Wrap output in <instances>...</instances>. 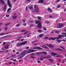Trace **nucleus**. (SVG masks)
Wrapping results in <instances>:
<instances>
[{
	"label": "nucleus",
	"instance_id": "f257e3e1",
	"mask_svg": "<svg viewBox=\"0 0 66 66\" xmlns=\"http://www.w3.org/2000/svg\"><path fill=\"white\" fill-rule=\"evenodd\" d=\"M40 60L41 61H43L44 59H49L50 57V55L48 56L47 57H45L43 56H40Z\"/></svg>",
	"mask_w": 66,
	"mask_h": 66
},
{
	"label": "nucleus",
	"instance_id": "f03ea898",
	"mask_svg": "<svg viewBox=\"0 0 66 66\" xmlns=\"http://www.w3.org/2000/svg\"><path fill=\"white\" fill-rule=\"evenodd\" d=\"M20 55L19 56H20V58L19 59H22L23 57L25 55H26V53H24L23 52H21L20 54Z\"/></svg>",
	"mask_w": 66,
	"mask_h": 66
},
{
	"label": "nucleus",
	"instance_id": "7ed1b4c3",
	"mask_svg": "<svg viewBox=\"0 0 66 66\" xmlns=\"http://www.w3.org/2000/svg\"><path fill=\"white\" fill-rule=\"evenodd\" d=\"M35 22L36 24H37L38 23V28L39 29H41V28H42V24L41 23H39V21H36Z\"/></svg>",
	"mask_w": 66,
	"mask_h": 66
},
{
	"label": "nucleus",
	"instance_id": "20e7f679",
	"mask_svg": "<svg viewBox=\"0 0 66 66\" xmlns=\"http://www.w3.org/2000/svg\"><path fill=\"white\" fill-rule=\"evenodd\" d=\"M41 54L46 55L47 53L44 52H38L36 53V55H40Z\"/></svg>",
	"mask_w": 66,
	"mask_h": 66
},
{
	"label": "nucleus",
	"instance_id": "39448f33",
	"mask_svg": "<svg viewBox=\"0 0 66 66\" xmlns=\"http://www.w3.org/2000/svg\"><path fill=\"white\" fill-rule=\"evenodd\" d=\"M27 41H26L23 42H22L20 43H18L17 44V45L18 46H21V45H25L26 44H27Z\"/></svg>",
	"mask_w": 66,
	"mask_h": 66
},
{
	"label": "nucleus",
	"instance_id": "423d86ee",
	"mask_svg": "<svg viewBox=\"0 0 66 66\" xmlns=\"http://www.w3.org/2000/svg\"><path fill=\"white\" fill-rule=\"evenodd\" d=\"M34 7L35 9V12L37 13H38L39 12V8L38 7H36V5H35Z\"/></svg>",
	"mask_w": 66,
	"mask_h": 66
},
{
	"label": "nucleus",
	"instance_id": "0eeeda50",
	"mask_svg": "<svg viewBox=\"0 0 66 66\" xmlns=\"http://www.w3.org/2000/svg\"><path fill=\"white\" fill-rule=\"evenodd\" d=\"M63 35H58V36L59 38H61V37H64V35L65 37H66V33L64 32H63Z\"/></svg>",
	"mask_w": 66,
	"mask_h": 66
},
{
	"label": "nucleus",
	"instance_id": "6e6552de",
	"mask_svg": "<svg viewBox=\"0 0 66 66\" xmlns=\"http://www.w3.org/2000/svg\"><path fill=\"white\" fill-rule=\"evenodd\" d=\"M58 29H60V28H63V26H62L63 24H58Z\"/></svg>",
	"mask_w": 66,
	"mask_h": 66
},
{
	"label": "nucleus",
	"instance_id": "1a4fd4ad",
	"mask_svg": "<svg viewBox=\"0 0 66 66\" xmlns=\"http://www.w3.org/2000/svg\"><path fill=\"white\" fill-rule=\"evenodd\" d=\"M9 0H8L7 4L9 7H11V3H10V2Z\"/></svg>",
	"mask_w": 66,
	"mask_h": 66
},
{
	"label": "nucleus",
	"instance_id": "9d476101",
	"mask_svg": "<svg viewBox=\"0 0 66 66\" xmlns=\"http://www.w3.org/2000/svg\"><path fill=\"white\" fill-rule=\"evenodd\" d=\"M29 51H30L27 52V53H31V52H34V51H35L33 50H29Z\"/></svg>",
	"mask_w": 66,
	"mask_h": 66
},
{
	"label": "nucleus",
	"instance_id": "9b49d317",
	"mask_svg": "<svg viewBox=\"0 0 66 66\" xmlns=\"http://www.w3.org/2000/svg\"><path fill=\"white\" fill-rule=\"evenodd\" d=\"M46 45L50 48H53L54 47V46L52 45L47 44Z\"/></svg>",
	"mask_w": 66,
	"mask_h": 66
},
{
	"label": "nucleus",
	"instance_id": "f8f14e48",
	"mask_svg": "<svg viewBox=\"0 0 66 66\" xmlns=\"http://www.w3.org/2000/svg\"><path fill=\"white\" fill-rule=\"evenodd\" d=\"M34 49H41L42 48L40 47H36L33 48Z\"/></svg>",
	"mask_w": 66,
	"mask_h": 66
},
{
	"label": "nucleus",
	"instance_id": "ddd939ff",
	"mask_svg": "<svg viewBox=\"0 0 66 66\" xmlns=\"http://www.w3.org/2000/svg\"><path fill=\"white\" fill-rule=\"evenodd\" d=\"M57 53H55L53 52L51 53V55H52V56L53 55H57Z\"/></svg>",
	"mask_w": 66,
	"mask_h": 66
},
{
	"label": "nucleus",
	"instance_id": "4468645a",
	"mask_svg": "<svg viewBox=\"0 0 66 66\" xmlns=\"http://www.w3.org/2000/svg\"><path fill=\"white\" fill-rule=\"evenodd\" d=\"M17 18V16H16V14H15L12 17L13 19H16Z\"/></svg>",
	"mask_w": 66,
	"mask_h": 66
},
{
	"label": "nucleus",
	"instance_id": "2eb2a0df",
	"mask_svg": "<svg viewBox=\"0 0 66 66\" xmlns=\"http://www.w3.org/2000/svg\"><path fill=\"white\" fill-rule=\"evenodd\" d=\"M59 37H56V38H52V40H55L56 39H59Z\"/></svg>",
	"mask_w": 66,
	"mask_h": 66
},
{
	"label": "nucleus",
	"instance_id": "dca6fc26",
	"mask_svg": "<svg viewBox=\"0 0 66 66\" xmlns=\"http://www.w3.org/2000/svg\"><path fill=\"white\" fill-rule=\"evenodd\" d=\"M47 10L49 11H50V13H51V12H52V10L51 9L48 8Z\"/></svg>",
	"mask_w": 66,
	"mask_h": 66
},
{
	"label": "nucleus",
	"instance_id": "f3484780",
	"mask_svg": "<svg viewBox=\"0 0 66 66\" xmlns=\"http://www.w3.org/2000/svg\"><path fill=\"white\" fill-rule=\"evenodd\" d=\"M42 47L44 48H46V49H48V47L45 45L43 46H42Z\"/></svg>",
	"mask_w": 66,
	"mask_h": 66
},
{
	"label": "nucleus",
	"instance_id": "a211bd4d",
	"mask_svg": "<svg viewBox=\"0 0 66 66\" xmlns=\"http://www.w3.org/2000/svg\"><path fill=\"white\" fill-rule=\"evenodd\" d=\"M49 61L50 62H51V63H52L53 62V60L52 59H48Z\"/></svg>",
	"mask_w": 66,
	"mask_h": 66
},
{
	"label": "nucleus",
	"instance_id": "6ab92c4d",
	"mask_svg": "<svg viewBox=\"0 0 66 66\" xmlns=\"http://www.w3.org/2000/svg\"><path fill=\"white\" fill-rule=\"evenodd\" d=\"M44 0H40L39 2V3H44Z\"/></svg>",
	"mask_w": 66,
	"mask_h": 66
},
{
	"label": "nucleus",
	"instance_id": "aec40b11",
	"mask_svg": "<svg viewBox=\"0 0 66 66\" xmlns=\"http://www.w3.org/2000/svg\"><path fill=\"white\" fill-rule=\"evenodd\" d=\"M56 41L58 42V43H57V44H59V43H60V42H62V41L61 40H57Z\"/></svg>",
	"mask_w": 66,
	"mask_h": 66
},
{
	"label": "nucleus",
	"instance_id": "412c9836",
	"mask_svg": "<svg viewBox=\"0 0 66 66\" xmlns=\"http://www.w3.org/2000/svg\"><path fill=\"white\" fill-rule=\"evenodd\" d=\"M2 3L3 4L4 3V2L3 0H0V3Z\"/></svg>",
	"mask_w": 66,
	"mask_h": 66
},
{
	"label": "nucleus",
	"instance_id": "4be33fe9",
	"mask_svg": "<svg viewBox=\"0 0 66 66\" xmlns=\"http://www.w3.org/2000/svg\"><path fill=\"white\" fill-rule=\"evenodd\" d=\"M9 45H6V46L5 47V48L6 49H7L9 48Z\"/></svg>",
	"mask_w": 66,
	"mask_h": 66
},
{
	"label": "nucleus",
	"instance_id": "5701e85b",
	"mask_svg": "<svg viewBox=\"0 0 66 66\" xmlns=\"http://www.w3.org/2000/svg\"><path fill=\"white\" fill-rule=\"evenodd\" d=\"M39 36V37H42V36H44V34H42L40 35Z\"/></svg>",
	"mask_w": 66,
	"mask_h": 66
},
{
	"label": "nucleus",
	"instance_id": "b1692460",
	"mask_svg": "<svg viewBox=\"0 0 66 66\" xmlns=\"http://www.w3.org/2000/svg\"><path fill=\"white\" fill-rule=\"evenodd\" d=\"M38 32H39V33H41V32H42L43 31L41 29H40V30H38Z\"/></svg>",
	"mask_w": 66,
	"mask_h": 66
},
{
	"label": "nucleus",
	"instance_id": "393cba45",
	"mask_svg": "<svg viewBox=\"0 0 66 66\" xmlns=\"http://www.w3.org/2000/svg\"><path fill=\"white\" fill-rule=\"evenodd\" d=\"M11 9L10 8H9L7 10V12H9L10 11H11Z\"/></svg>",
	"mask_w": 66,
	"mask_h": 66
},
{
	"label": "nucleus",
	"instance_id": "a878e982",
	"mask_svg": "<svg viewBox=\"0 0 66 66\" xmlns=\"http://www.w3.org/2000/svg\"><path fill=\"white\" fill-rule=\"evenodd\" d=\"M31 56H33V55L34 56H35V54L34 53H32L31 54Z\"/></svg>",
	"mask_w": 66,
	"mask_h": 66
},
{
	"label": "nucleus",
	"instance_id": "bb28decb",
	"mask_svg": "<svg viewBox=\"0 0 66 66\" xmlns=\"http://www.w3.org/2000/svg\"><path fill=\"white\" fill-rule=\"evenodd\" d=\"M63 61V63H65V61H66L65 60V59H63L62 60Z\"/></svg>",
	"mask_w": 66,
	"mask_h": 66
},
{
	"label": "nucleus",
	"instance_id": "cd10ccee",
	"mask_svg": "<svg viewBox=\"0 0 66 66\" xmlns=\"http://www.w3.org/2000/svg\"><path fill=\"white\" fill-rule=\"evenodd\" d=\"M29 9H30V10H32V9H33V7H30L29 8Z\"/></svg>",
	"mask_w": 66,
	"mask_h": 66
},
{
	"label": "nucleus",
	"instance_id": "c85d7f7f",
	"mask_svg": "<svg viewBox=\"0 0 66 66\" xmlns=\"http://www.w3.org/2000/svg\"><path fill=\"white\" fill-rule=\"evenodd\" d=\"M9 24H10V23H7L6 24L5 26H9Z\"/></svg>",
	"mask_w": 66,
	"mask_h": 66
},
{
	"label": "nucleus",
	"instance_id": "c756f323",
	"mask_svg": "<svg viewBox=\"0 0 66 66\" xmlns=\"http://www.w3.org/2000/svg\"><path fill=\"white\" fill-rule=\"evenodd\" d=\"M38 18L39 19H41V17L40 16H38Z\"/></svg>",
	"mask_w": 66,
	"mask_h": 66
},
{
	"label": "nucleus",
	"instance_id": "7c9ffc66",
	"mask_svg": "<svg viewBox=\"0 0 66 66\" xmlns=\"http://www.w3.org/2000/svg\"><path fill=\"white\" fill-rule=\"evenodd\" d=\"M28 33V32L27 31H26L25 32L24 34H26Z\"/></svg>",
	"mask_w": 66,
	"mask_h": 66
},
{
	"label": "nucleus",
	"instance_id": "2f4dec72",
	"mask_svg": "<svg viewBox=\"0 0 66 66\" xmlns=\"http://www.w3.org/2000/svg\"><path fill=\"white\" fill-rule=\"evenodd\" d=\"M56 50H61V48H57Z\"/></svg>",
	"mask_w": 66,
	"mask_h": 66
},
{
	"label": "nucleus",
	"instance_id": "473e14b6",
	"mask_svg": "<svg viewBox=\"0 0 66 66\" xmlns=\"http://www.w3.org/2000/svg\"><path fill=\"white\" fill-rule=\"evenodd\" d=\"M19 26H20V25H19V24H18L16 25V27H19Z\"/></svg>",
	"mask_w": 66,
	"mask_h": 66
},
{
	"label": "nucleus",
	"instance_id": "72a5a7b5",
	"mask_svg": "<svg viewBox=\"0 0 66 66\" xmlns=\"http://www.w3.org/2000/svg\"><path fill=\"white\" fill-rule=\"evenodd\" d=\"M6 17H10V15H6Z\"/></svg>",
	"mask_w": 66,
	"mask_h": 66
},
{
	"label": "nucleus",
	"instance_id": "f704fd0d",
	"mask_svg": "<svg viewBox=\"0 0 66 66\" xmlns=\"http://www.w3.org/2000/svg\"><path fill=\"white\" fill-rule=\"evenodd\" d=\"M56 33H59V31H56Z\"/></svg>",
	"mask_w": 66,
	"mask_h": 66
},
{
	"label": "nucleus",
	"instance_id": "c9c22d12",
	"mask_svg": "<svg viewBox=\"0 0 66 66\" xmlns=\"http://www.w3.org/2000/svg\"><path fill=\"white\" fill-rule=\"evenodd\" d=\"M54 33V31L52 32H51V34H52H52H53V33Z\"/></svg>",
	"mask_w": 66,
	"mask_h": 66
},
{
	"label": "nucleus",
	"instance_id": "e433bc0d",
	"mask_svg": "<svg viewBox=\"0 0 66 66\" xmlns=\"http://www.w3.org/2000/svg\"><path fill=\"white\" fill-rule=\"evenodd\" d=\"M43 29L44 30H45V31H46V30H47V29H46V28H44Z\"/></svg>",
	"mask_w": 66,
	"mask_h": 66
},
{
	"label": "nucleus",
	"instance_id": "4c0bfd02",
	"mask_svg": "<svg viewBox=\"0 0 66 66\" xmlns=\"http://www.w3.org/2000/svg\"><path fill=\"white\" fill-rule=\"evenodd\" d=\"M57 8H59V7H60V6L59 5H58L57 6Z\"/></svg>",
	"mask_w": 66,
	"mask_h": 66
},
{
	"label": "nucleus",
	"instance_id": "58836bf2",
	"mask_svg": "<svg viewBox=\"0 0 66 66\" xmlns=\"http://www.w3.org/2000/svg\"><path fill=\"white\" fill-rule=\"evenodd\" d=\"M25 21H26V20H22V21H23V23H24V22Z\"/></svg>",
	"mask_w": 66,
	"mask_h": 66
},
{
	"label": "nucleus",
	"instance_id": "ea45409f",
	"mask_svg": "<svg viewBox=\"0 0 66 66\" xmlns=\"http://www.w3.org/2000/svg\"><path fill=\"white\" fill-rule=\"evenodd\" d=\"M4 33H3L1 34H0V35H4Z\"/></svg>",
	"mask_w": 66,
	"mask_h": 66
},
{
	"label": "nucleus",
	"instance_id": "a19ab883",
	"mask_svg": "<svg viewBox=\"0 0 66 66\" xmlns=\"http://www.w3.org/2000/svg\"><path fill=\"white\" fill-rule=\"evenodd\" d=\"M4 29H5L6 30H7V27H5L4 28Z\"/></svg>",
	"mask_w": 66,
	"mask_h": 66
},
{
	"label": "nucleus",
	"instance_id": "79ce46f5",
	"mask_svg": "<svg viewBox=\"0 0 66 66\" xmlns=\"http://www.w3.org/2000/svg\"><path fill=\"white\" fill-rule=\"evenodd\" d=\"M45 39H47L48 38V37H45L44 38Z\"/></svg>",
	"mask_w": 66,
	"mask_h": 66
},
{
	"label": "nucleus",
	"instance_id": "37998d69",
	"mask_svg": "<svg viewBox=\"0 0 66 66\" xmlns=\"http://www.w3.org/2000/svg\"><path fill=\"white\" fill-rule=\"evenodd\" d=\"M61 48H62V49H65V48H64L62 46L61 47Z\"/></svg>",
	"mask_w": 66,
	"mask_h": 66
},
{
	"label": "nucleus",
	"instance_id": "c03bdc74",
	"mask_svg": "<svg viewBox=\"0 0 66 66\" xmlns=\"http://www.w3.org/2000/svg\"><path fill=\"white\" fill-rule=\"evenodd\" d=\"M27 2H30V1H31V0H27Z\"/></svg>",
	"mask_w": 66,
	"mask_h": 66
},
{
	"label": "nucleus",
	"instance_id": "a18cd8bd",
	"mask_svg": "<svg viewBox=\"0 0 66 66\" xmlns=\"http://www.w3.org/2000/svg\"><path fill=\"white\" fill-rule=\"evenodd\" d=\"M30 58H31L32 59H35V57H30Z\"/></svg>",
	"mask_w": 66,
	"mask_h": 66
},
{
	"label": "nucleus",
	"instance_id": "49530a36",
	"mask_svg": "<svg viewBox=\"0 0 66 66\" xmlns=\"http://www.w3.org/2000/svg\"><path fill=\"white\" fill-rule=\"evenodd\" d=\"M61 0H58L56 1V2L57 3L59 1H61Z\"/></svg>",
	"mask_w": 66,
	"mask_h": 66
},
{
	"label": "nucleus",
	"instance_id": "de8ad7c7",
	"mask_svg": "<svg viewBox=\"0 0 66 66\" xmlns=\"http://www.w3.org/2000/svg\"><path fill=\"white\" fill-rule=\"evenodd\" d=\"M12 63H13V62H9V64H12Z\"/></svg>",
	"mask_w": 66,
	"mask_h": 66
},
{
	"label": "nucleus",
	"instance_id": "09e8293b",
	"mask_svg": "<svg viewBox=\"0 0 66 66\" xmlns=\"http://www.w3.org/2000/svg\"><path fill=\"white\" fill-rule=\"evenodd\" d=\"M3 45H5V44H6V43H5V42H4L3 43Z\"/></svg>",
	"mask_w": 66,
	"mask_h": 66
},
{
	"label": "nucleus",
	"instance_id": "8fccbe9b",
	"mask_svg": "<svg viewBox=\"0 0 66 66\" xmlns=\"http://www.w3.org/2000/svg\"><path fill=\"white\" fill-rule=\"evenodd\" d=\"M38 63H40L41 62V61H38Z\"/></svg>",
	"mask_w": 66,
	"mask_h": 66
},
{
	"label": "nucleus",
	"instance_id": "3c124183",
	"mask_svg": "<svg viewBox=\"0 0 66 66\" xmlns=\"http://www.w3.org/2000/svg\"><path fill=\"white\" fill-rule=\"evenodd\" d=\"M52 38H48V39H49V40H50L51 39L52 40Z\"/></svg>",
	"mask_w": 66,
	"mask_h": 66
},
{
	"label": "nucleus",
	"instance_id": "603ef678",
	"mask_svg": "<svg viewBox=\"0 0 66 66\" xmlns=\"http://www.w3.org/2000/svg\"><path fill=\"white\" fill-rule=\"evenodd\" d=\"M29 47H26V49H29Z\"/></svg>",
	"mask_w": 66,
	"mask_h": 66
},
{
	"label": "nucleus",
	"instance_id": "864d4df0",
	"mask_svg": "<svg viewBox=\"0 0 66 66\" xmlns=\"http://www.w3.org/2000/svg\"><path fill=\"white\" fill-rule=\"evenodd\" d=\"M56 56L57 57H59L60 56L59 55H57Z\"/></svg>",
	"mask_w": 66,
	"mask_h": 66
},
{
	"label": "nucleus",
	"instance_id": "5fc2aeb1",
	"mask_svg": "<svg viewBox=\"0 0 66 66\" xmlns=\"http://www.w3.org/2000/svg\"><path fill=\"white\" fill-rule=\"evenodd\" d=\"M19 52H17L16 53V54H19Z\"/></svg>",
	"mask_w": 66,
	"mask_h": 66
},
{
	"label": "nucleus",
	"instance_id": "6e6d98bb",
	"mask_svg": "<svg viewBox=\"0 0 66 66\" xmlns=\"http://www.w3.org/2000/svg\"><path fill=\"white\" fill-rule=\"evenodd\" d=\"M14 55H11V57H14Z\"/></svg>",
	"mask_w": 66,
	"mask_h": 66
},
{
	"label": "nucleus",
	"instance_id": "4d7b16f0",
	"mask_svg": "<svg viewBox=\"0 0 66 66\" xmlns=\"http://www.w3.org/2000/svg\"><path fill=\"white\" fill-rule=\"evenodd\" d=\"M1 25H2V23H0V26H1Z\"/></svg>",
	"mask_w": 66,
	"mask_h": 66
},
{
	"label": "nucleus",
	"instance_id": "13d9d810",
	"mask_svg": "<svg viewBox=\"0 0 66 66\" xmlns=\"http://www.w3.org/2000/svg\"><path fill=\"white\" fill-rule=\"evenodd\" d=\"M63 41H64V42H65V41H66V40H64V39H63L62 40Z\"/></svg>",
	"mask_w": 66,
	"mask_h": 66
},
{
	"label": "nucleus",
	"instance_id": "bf43d9fd",
	"mask_svg": "<svg viewBox=\"0 0 66 66\" xmlns=\"http://www.w3.org/2000/svg\"><path fill=\"white\" fill-rule=\"evenodd\" d=\"M23 25L24 26H26V24H23Z\"/></svg>",
	"mask_w": 66,
	"mask_h": 66
},
{
	"label": "nucleus",
	"instance_id": "052dcab7",
	"mask_svg": "<svg viewBox=\"0 0 66 66\" xmlns=\"http://www.w3.org/2000/svg\"><path fill=\"white\" fill-rule=\"evenodd\" d=\"M24 30H23L22 31V32H24Z\"/></svg>",
	"mask_w": 66,
	"mask_h": 66
},
{
	"label": "nucleus",
	"instance_id": "680f3d73",
	"mask_svg": "<svg viewBox=\"0 0 66 66\" xmlns=\"http://www.w3.org/2000/svg\"><path fill=\"white\" fill-rule=\"evenodd\" d=\"M26 10H27V7H26Z\"/></svg>",
	"mask_w": 66,
	"mask_h": 66
},
{
	"label": "nucleus",
	"instance_id": "e2e57ef3",
	"mask_svg": "<svg viewBox=\"0 0 66 66\" xmlns=\"http://www.w3.org/2000/svg\"><path fill=\"white\" fill-rule=\"evenodd\" d=\"M23 40V39H21V41H22V40Z\"/></svg>",
	"mask_w": 66,
	"mask_h": 66
},
{
	"label": "nucleus",
	"instance_id": "0e129e2a",
	"mask_svg": "<svg viewBox=\"0 0 66 66\" xmlns=\"http://www.w3.org/2000/svg\"><path fill=\"white\" fill-rule=\"evenodd\" d=\"M37 45V44H35L34 45Z\"/></svg>",
	"mask_w": 66,
	"mask_h": 66
},
{
	"label": "nucleus",
	"instance_id": "69168bd1",
	"mask_svg": "<svg viewBox=\"0 0 66 66\" xmlns=\"http://www.w3.org/2000/svg\"><path fill=\"white\" fill-rule=\"evenodd\" d=\"M5 65H9V64L6 63V64H5Z\"/></svg>",
	"mask_w": 66,
	"mask_h": 66
},
{
	"label": "nucleus",
	"instance_id": "338daca9",
	"mask_svg": "<svg viewBox=\"0 0 66 66\" xmlns=\"http://www.w3.org/2000/svg\"><path fill=\"white\" fill-rule=\"evenodd\" d=\"M66 9H65L64 10V12H66Z\"/></svg>",
	"mask_w": 66,
	"mask_h": 66
},
{
	"label": "nucleus",
	"instance_id": "774afa93",
	"mask_svg": "<svg viewBox=\"0 0 66 66\" xmlns=\"http://www.w3.org/2000/svg\"><path fill=\"white\" fill-rule=\"evenodd\" d=\"M5 10H6V9H5V8H4V10L5 11Z\"/></svg>",
	"mask_w": 66,
	"mask_h": 66
}]
</instances>
